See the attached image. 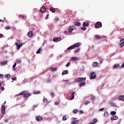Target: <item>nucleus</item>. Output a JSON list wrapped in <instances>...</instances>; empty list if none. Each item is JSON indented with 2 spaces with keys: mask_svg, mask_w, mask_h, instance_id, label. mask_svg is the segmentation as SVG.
I'll return each mask as SVG.
<instances>
[{
  "mask_svg": "<svg viewBox=\"0 0 124 124\" xmlns=\"http://www.w3.org/2000/svg\"><path fill=\"white\" fill-rule=\"evenodd\" d=\"M111 120L112 121H114L115 120H118V116L117 115H115L114 116H112L111 117Z\"/></svg>",
  "mask_w": 124,
  "mask_h": 124,
  "instance_id": "nucleus-18",
  "label": "nucleus"
},
{
  "mask_svg": "<svg viewBox=\"0 0 124 124\" xmlns=\"http://www.w3.org/2000/svg\"><path fill=\"white\" fill-rule=\"evenodd\" d=\"M16 79H17V78H16V77L12 78V79L14 81H15V80H16Z\"/></svg>",
  "mask_w": 124,
  "mask_h": 124,
  "instance_id": "nucleus-50",
  "label": "nucleus"
},
{
  "mask_svg": "<svg viewBox=\"0 0 124 124\" xmlns=\"http://www.w3.org/2000/svg\"><path fill=\"white\" fill-rule=\"evenodd\" d=\"M120 45L121 48H123V47H124V38H122L121 39V40L120 41Z\"/></svg>",
  "mask_w": 124,
  "mask_h": 124,
  "instance_id": "nucleus-5",
  "label": "nucleus"
},
{
  "mask_svg": "<svg viewBox=\"0 0 124 124\" xmlns=\"http://www.w3.org/2000/svg\"><path fill=\"white\" fill-rule=\"evenodd\" d=\"M16 45L17 46V49L19 50L21 48V46H23V43H20V41L18 40L17 43H15Z\"/></svg>",
  "mask_w": 124,
  "mask_h": 124,
  "instance_id": "nucleus-3",
  "label": "nucleus"
},
{
  "mask_svg": "<svg viewBox=\"0 0 124 124\" xmlns=\"http://www.w3.org/2000/svg\"><path fill=\"white\" fill-rule=\"evenodd\" d=\"M71 60L72 61H78V60H79V58H78L77 57H72L71 58Z\"/></svg>",
  "mask_w": 124,
  "mask_h": 124,
  "instance_id": "nucleus-29",
  "label": "nucleus"
},
{
  "mask_svg": "<svg viewBox=\"0 0 124 124\" xmlns=\"http://www.w3.org/2000/svg\"><path fill=\"white\" fill-rule=\"evenodd\" d=\"M105 109V108H102L99 109V111H103V110H104Z\"/></svg>",
  "mask_w": 124,
  "mask_h": 124,
  "instance_id": "nucleus-54",
  "label": "nucleus"
},
{
  "mask_svg": "<svg viewBox=\"0 0 124 124\" xmlns=\"http://www.w3.org/2000/svg\"><path fill=\"white\" fill-rule=\"evenodd\" d=\"M73 121L72 122V124H79V121L78 120H76V118H73Z\"/></svg>",
  "mask_w": 124,
  "mask_h": 124,
  "instance_id": "nucleus-6",
  "label": "nucleus"
},
{
  "mask_svg": "<svg viewBox=\"0 0 124 124\" xmlns=\"http://www.w3.org/2000/svg\"><path fill=\"white\" fill-rule=\"evenodd\" d=\"M110 104H111V105H112L113 106H115V103H110Z\"/></svg>",
  "mask_w": 124,
  "mask_h": 124,
  "instance_id": "nucleus-57",
  "label": "nucleus"
},
{
  "mask_svg": "<svg viewBox=\"0 0 124 124\" xmlns=\"http://www.w3.org/2000/svg\"><path fill=\"white\" fill-rule=\"evenodd\" d=\"M93 67H98V62H94L93 64Z\"/></svg>",
  "mask_w": 124,
  "mask_h": 124,
  "instance_id": "nucleus-17",
  "label": "nucleus"
},
{
  "mask_svg": "<svg viewBox=\"0 0 124 124\" xmlns=\"http://www.w3.org/2000/svg\"><path fill=\"white\" fill-rule=\"evenodd\" d=\"M121 67H124V62L123 63V64H122V65L121 66Z\"/></svg>",
  "mask_w": 124,
  "mask_h": 124,
  "instance_id": "nucleus-59",
  "label": "nucleus"
},
{
  "mask_svg": "<svg viewBox=\"0 0 124 124\" xmlns=\"http://www.w3.org/2000/svg\"><path fill=\"white\" fill-rule=\"evenodd\" d=\"M43 100L44 103H47V102H48V100L46 98H44Z\"/></svg>",
  "mask_w": 124,
  "mask_h": 124,
  "instance_id": "nucleus-35",
  "label": "nucleus"
},
{
  "mask_svg": "<svg viewBox=\"0 0 124 124\" xmlns=\"http://www.w3.org/2000/svg\"><path fill=\"white\" fill-rule=\"evenodd\" d=\"M28 35L29 37H32L33 34L32 33V31H30L28 32Z\"/></svg>",
  "mask_w": 124,
  "mask_h": 124,
  "instance_id": "nucleus-16",
  "label": "nucleus"
},
{
  "mask_svg": "<svg viewBox=\"0 0 124 124\" xmlns=\"http://www.w3.org/2000/svg\"><path fill=\"white\" fill-rule=\"evenodd\" d=\"M70 65V62H68L66 64V67H68Z\"/></svg>",
  "mask_w": 124,
  "mask_h": 124,
  "instance_id": "nucleus-45",
  "label": "nucleus"
},
{
  "mask_svg": "<svg viewBox=\"0 0 124 124\" xmlns=\"http://www.w3.org/2000/svg\"><path fill=\"white\" fill-rule=\"evenodd\" d=\"M74 24L75 25V26H77L78 27H79V26H81V23L79 22H75Z\"/></svg>",
  "mask_w": 124,
  "mask_h": 124,
  "instance_id": "nucleus-21",
  "label": "nucleus"
},
{
  "mask_svg": "<svg viewBox=\"0 0 124 124\" xmlns=\"http://www.w3.org/2000/svg\"><path fill=\"white\" fill-rule=\"evenodd\" d=\"M0 78H1V79H2V78H3V75L0 74Z\"/></svg>",
  "mask_w": 124,
  "mask_h": 124,
  "instance_id": "nucleus-53",
  "label": "nucleus"
},
{
  "mask_svg": "<svg viewBox=\"0 0 124 124\" xmlns=\"http://www.w3.org/2000/svg\"><path fill=\"white\" fill-rule=\"evenodd\" d=\"M113 67H114V68H118V67H120V64H115V65H114Z\"/></svg>",
  "mask_w": 124,
  "mask_h": 124,
  "instance_id": "nucleus-31",
  "label": "nucleus"
},
{
  "mask_svg": "<svg viewBox=\"0 0 124 124\" xmlns=\"http://www.w3.org/2000/svg\"><path fill=\"white\" fill-rule=\"evenodd\" d=\"M0 22H4V20H1V19H0Z\"/></svg>",
  "mask_w": 124,
  "mask_h": 124,
  "instance_id": "nucleus-60",
  "label": "nucleus"
},
{
  "mask_svg": "<svg viewBox=\"0 0 124 124\" xmlns=\"http://www.w3.org/2000/svg\"><path fill=\"white\" fill-rule=\"evenodd\" d=\"M4 121L5 123H7L8 122V119H5Z\"/></svg>",
  "mask_w": 124,
  "mask_h": 124,
  "instance_id": "nucleus-52",
  "label": "nucleus"
},
{
  "mask_svg": "<svg viewBox=\"0 0 124 124\" xmlns=\"http://www.w3.org/2000/svg\"><path fill=\"white\" fill-rule=\"evenodd\" d=\"M61 40H62V38L61 37L53 38L54 42H59V41H61Z\"/></svg>",
  "mask_w": 124,
  "mask_h": 124,
  "instance_id": "nucleus-9",
  "label": "nucleus"
},
{
  "mask_svg": "<svg viewBox=\"0 0 124 124\" xmlns=\"http://www.w3.org/2000/svg\"><path fill=\"white\" fill-rule=\"evenodd\" d=\"M3 34H0V38H1V37H3Z\"/></svg>",
  "mask_w": 124,
  "mask_h": 124,
  "instance_id": "nucleus-55",
  "label": "nucleus"
},
{
  "mask_svg": "<svg viewBox=\"0 0 124 124\" xmlns=\"http://www.w3.org/2000/svg\"><path fill=\"white\" fill-rule=\"evenodd\" d=\"M4 77L6 78V79H8V78H10V75L6 74L5 75Z\"/></svg>",
  "mask_w": 124,
  "mask_h": 124,
  "instance_id": "nucleus-33",
  "label": "nucleus"
},
{
  "mask_svg": "<svg viewBox=\"0 0 124 124\" xmlns=\"http://www.w3.org/2000/svg\"><path fill=\"white\" fill-rule=\"evenodd\" d=\"M42 51V47L39 48L38 50L37 51V54H40V52Z\"/></svg>",
  "mask_w": 124,
  "mask_h": 124,
  "instance_id": "nucleus-32",
  "label": "nucleus"
},
{
  "mask_svg": "<svg viewBox=\"0 0 124 124\" xmlns=\"http://www.w3.org/2000/svg\"><path fill=\"white\" fill-rule=\"evenodd\" d=\"M34 106V107H37V105H35V106Z\"/></svg>",
  "mask_w": 124,
  "mask_h": 124,
  "instance_id": "nucleus-62",
  "label": "nucleus"
},
{
  "mask_svg": "<svg viewBox=\"0 0 124 124\" xmlns=\"http://www.w3.org/2000/svg\"><path fill=\"white\" fill-rule=\"evenodd\" d=\"M19 17H20V19H25V16H24L23 15H20Z\"/></svg>",
  "mask_w": 124,
  "mask_h": 124,
  "instance_id": "nucleus-44",
  "label": "nucleus"
},
{
  "mask_svg": "<svg viewBox=\"0 0 124 124\" xmlns=\"http://www.w3.org/2000/svg\"><path fill=\"white\" fill-rule=\"evenodd\" d=\"M89 103H90V101H86L85 102L86 105H87V104H89Z\"/></svg>",
  "mask_w": 124,
  "mask_h": 124,
  "instance_id": "nucleus-49",
  "label": "nucleus"
},
{
  "mask_svg": "<svg viewBox=\"0 0 124 124\" xmlns=\"http://www.w3.org/2000/svg\"><path fill=\"white\" fill-rule=\"evenodd\" d=\"M58 69V68H51V69H50V70L51 71H56V70H57Z\"/></svg>",
  "mask_w": 124,
  "mask_h": 124,
  "instance_id": "nucleus-34",
  "label": "nucleus"
},
{
  "mask_svg": "<svg viewBox=\"0 0 124 124\" xmlns=\"http://www.w3.org/2000/svg\"><path fill=\"white\" fill-rule=\"evenodd\" d=\"M75 92H73V93L71 95V99H73L74 98V94H75Z\"/></svg>",
  "mask_w": 124,
  "mask_h": 124,
  "instance_id": "nucleus-27",
  "label": "nucleus"
},
{
  "mask_svg": "<svg viewBox=\"0 0 124 124\" xmlns=\"http://www.w3.org/2000/svg\"><path fill=\"white\" fill-rule=\"evenodd\" d=\"M67 73H68V71L66 70L62 73V75H65V74H67Z\"/></svg>",
  "mask_w": 124,
  "mask_h": 124,
  "instance_id": "nucleus-28",
  "label": "nucleus"
},
{
  "mask_svg": "<svg viewBox=\"0 0 124 124\" xmlns=\"http://www.w3.org/2000/svg\"><path fill=\"white\" fill-rule=\"evenodd\" d=\"M116 111H113L111 112V115H112V116L116 115Z\"/></svg>",
  "mask_w": 124,
  "mask_h": 124,
  "instance_id": "nucleus-37",
  "label": "nucleus"
},
{
  "mask_svg": "<svg viewBox=\"0 0 124 124\" xmlns=\"http://www.w3.org/2000/svg\"><path fill=\"white\" fill-rule=\"evenodd\" d=\"M86 79V78H82V77L78 78L77 79H76V80H75V82L76 83H78L79 84V83H81L82 81H85Z\"/></svg>",
  "mask_w": 124,
  "mask_h": 124,
  "instance_id": "nucleus-1",
  "label": "nucleus"
},
{
  "mask_svg": "<svg viewBox=\"0 0 124 124\" xmlns=\"http://www.w3.org/2000/svg\"><path fill=\"white\" fill-rule=\"evenodd\" d=\"M100 62L102 63V61L100 60Z\"/></svg>",
  "mask_w": 124,
  "mask_h": 124,
  "instance_id": "nucleus-64",
  "label": "nucleus"
},
{
  "mask_svg": "<svg viewBox=\"0 0 124 124\" xmlns=\"http://www.w3.org/2000/svg\"><path fill=\"white\" fill-rule=\"evenodd\" d=\"M74 46L73 45L67 48V50H72V49H74Z\"/></svg>",
  "mask_w": 124,
  "mask_h": 124,
  "instance_id": "nucleus-26",
  "label": "nucleus"
},
{
  "mask_svg": "<svg viewBox=\"0 0 124 124\" xmlns=\"http://www.w3.org/2000/svg\"><path fill=\"white\" fill-rule=\"evenodd\" d=\"M94 37H95V39H101V38H102V36H101V35H97V34L95 35Z\"/></svg>",
  "mask_w": 124,
  "mask_h": 124,
  "instance_id": "nucleus-14",
  "label": "nucleus"
},
{
  "mask_svg": "<svg viewBox=\"0 0 124 124\" xmlns=\"http://www.w3.org/2000/svg\"><path fill=\"white\" fill-rule=\"evenodd\" d=\"M31 93H26L24 94L23 97H29V96H31Z\"/></svg>",
  "mask_w": 124,
  "mask_h": 124,
  "instance_id": "nucleus-12",
  "label": "nucleus"
},
{
  "mask_svg": "<svg viewBox=\"0 0 124 124\" xmlns=\"http://www.w3.org/2000/svg\"><path fill=\"white\" fill-rule=\"evenodd\" d=\"M94 27L96 29H99V28H101V27H102V23H101V22L98 21L94 25Z\"/></svg>",
  "mask_w": 124,
  "mask_h": 124,
  "instance_id": "nucleus-2",
  "label": "nucleus"
},
{
  "mask_svg": "<svg viewBox=\"0 0 124 124\" xmlns=\"http://www.w3.org/2000/svg\"><path fill=\"white\" fill-rule=\"evenodd\" d=\"M96 123H97V119L95 118L93 120V122H90L88 124H96Z\"/></svg>",
  "mask_w": 124,
  "mask_h": 124,
  "instance_id": "nucleus-13",
  "label": "nucleus"
},
{
  "mask_svg": "<svg viewBox=\"0 0 124 124\" xmlns=\"http://www.w3.org/2000/svg\"><path fill=\"white\" fill-rule=\"evenodd\" d=\"M35 119L37 122H40L43 120V118L41 116H36Z\"/></svg>",
  "mask_w": 124,
  "mask_h": 124,
  "instance_id": "nucleus-7",
  "label": "nucleus"
},
{
  "mask_svg": "<svg viewBox=\"0 0 124 124\" xmlns=\"http://www.w3.org/2000/svg\"><path fill=\"white\" fill-rule=\"evenodd\" d=\"M6 63H7V61H2L1 62V64H2V65H5Z\"/></svg>",
  "mask_w": 124,
  "mask_h": 124,
  "instance_id": "nucleus-30",
  "label": "nucleus"
},
{
  "mask_svg": "<svg viewBox=\"0 0 124 124\" xmlns=\"http://www.w3.org/2000/svg\"><path fill=\"white\" fill-rule=\"evenodd\" d=\"M83 113H84V112H83L82 110H80V111H79V113H80V114H83Z\"/></svg>",
  "mask_w": 124,
  "mask_h": 124,
  "instance_id": "nucleus-56",
  "label": "nucleus"
},
{
  "mask_svg": "<svg viewBox=\"0 0 124 124\" xmlns=\"http://www.w3.org/2000/svg\"><path fill=\"white\" fill-rule=\"evenodd\" d=\"M1 112L2 114H4V113H5V106L2 105L1 106Z\"/></svg>",
  "mask_w": 124,
  "mask_h": 124,
  "instance_id": "nucleus-8",
  "label": "nucleus"
},
{
  "mask_svg": "<svg viewBox=\"0 0 124 124\" xmlns=\"http://www.w3.org/2000/svg\"><path fill=\"white\" fill-rule=\"evenodd\" d=\"M51 96L52 97H54V96H55V93H51Z\"/></svg>",
  "mask_w": 124,
  "mask_h": 124,
  "instance_id": "nucleus-46",
  "label": "nucleus"
},
{
  "mask_svg": "<svg viewBox=\"0 0 124 124\" xmlns=\"http://www.w3.org/2000/svg\"><path fill=\"white\" fill-rule=\"evenodd\" d=\"M5 30H11V27H9V26H6L5 28Z\"/></svg>",
  "mask_w": 124,
  "mask_h": 124,
  "instance_id": "nucleus-43",
  "label": "nucleus"
},
{
  "mask_svg": "<svg viewBox=\"0 0 124 124\" xmlns=\"http://www.w3.org/2000/svg\"><path fill=\"white\" fill-rule=\"evenodd\" d=\"M78 109H74L73 110V113H74V114H76V113H78Z\"/></svg>",
  "mask_w": 124,
  "mask_h": 124,
  "instance_id": "nucleus-36",
  "label": "nucleus"
},
{
  "mask_svg": "<svg viewBox=\"0 0 124 124\" xmlns=\"http://www.w3.org/2000/svg\"><path fill=\"white\" fill-rule=\"evenodd\" d=\"M62 120L63 121H66V120H67V119L66 118V116L64 115V116H63Z\"/></svg>",
  "mask_w": 124,
  "mask_h": 124,
  "instance_id": "nucleus-39",
  "label": "nucleus"
},
{
  "mask_svg": "<svg viewBox=\"0 0 124 124\" xmlns=\"http://www.w3.org/2000/svg\"><path fill=\"white\" fill-rule=\"evenodd\" d=\"M46 12V8H45V7L43 6L41 9H40V12L41 13H44V12Z\"/></svg>",
  "mask_w": 124,
  "mask_h": 124,
  "instance_id": "nucleus-11",
  "label": "nucleus"
},
{
  "mask_svg": "<svg viewBox=\"0 0 124 124\" xmlns=\"http://www.w3.org/2000/svg\"><path fill=\"white\" fill-rule=\"evenodd\" d=\"M60 103H59V102H55V105H58V104H59Z\"/></svg>",
  "mask_w": 124,
  "mask_h": 124,
  "instance_id": "nucleus-58",
  "label": "nucleus"
},
{
  "mask_svg": "<svg viewBox=\"0 0 124 124\" xmlns=\"http://www.w3.org/2000/svg\"><path fill=\"white\" fill-rule=\"evenodd\" d=\"M90 79H95V77H96V75H95V73L93 72L90 74Z\"/></svg>",
  "mask_w": 124,
  "mask_h": 124,
  "instance_id": "nucleus-4",
  "label": "nucleus"
},
{
  "mask_svg": "<svg viewBox=\"0 0 124 124\" xmlns=\"http://www.w3.org/2000/svg\"><path fill=\"white\" fill-rule=\"evenodd\" d=\"M4 103L5 104V103H6V101H5L4 102Z\"/></svg>",
  "mask_w": 124,
  "mask_h": 124,
  "instance_id": "nucleus-61",
  "label": "nucleus"
},
{
  "mask_svg": "<svg viewBox=\"0 0 124 124\" xmlns=\"http://www.w3.org/2000/svg\"><path fill=\"white\" fill-rule=\"evenodd\" d=\"M48 16H49V15H47L46 18L48 17Z\"/></svg>",
  "mask_w": 124,
  "mask_h": 124,
  "instance_id": "nucleus-63",
  "label": "nucleus"
},
{
  "mask_svg": "<svg viewBox=\"0 0 124 124\" xmlns=\"http://www.w3.org/2000/svg\"><path fill=\"white\" fill-rule=\"evenodd\" d=\"M21 62H22V61H21L19 59L16 61V63H21Z\"/></svg>",
  "mask_w": 124,
  "mask_h": 124,
  "instance_id": "nucleus-41",
  "label": "nucleus"
},
{
  "mask_svg": "<svg viewBox=\"0 0 124 124\" xmlns=\"http://www.w3.org/2000/svg\"><path fill=\"white\" fill-rule=\"evenodd\" d=\"M40 91H34V92H33V93L34 94H37V93H40Z\"/></svg>",
  "mask_w": 124,
  "mask_h": 124,
  "instance_id": "nucleus-38",
  "label": "nucleus"
},
{
  "mask_svg": "<svg viewBox=\"0 0 124 124\" xmlns=\"http://www.w3.org/2000/svg\"><path fill=\"white\" fill-rule=\"evenodd\" d=\"M79 51H80V48H78L75 50L76 53H77V52H79Z\"/></svg>",
  "mask_w": 124,
  "mask_h": 124,
  "instance_id": "nucleus-47",
  "label": "nucleus"
},
{
  "mask_svg": "<svg viewBox=\"0 0 124 124\" xmlns=\"http://www.w3.org/2000/svg\"><path fill=\"white\" fill-rule=\"evenodd\" d=\"M84 85H86V82L82 81L79 86V87H82V86H84Z\"/></svg>",
  "mask_w": 124,
  "mask_h": 124,
  "instance_id": "nucleus-23",
  "label": "nucleus"
},
{
  "mask_svg": "<svg viewBox=\"0 0 124 124\" xmlns=\"http://www.w3.org/2000/svg\"><path fill=\"white\" fill-rule=\"evenodd\" d=\"M28 93V91H23V92L20 93L18 94V95H25V93Z\"/></svg>",
  "mask_w": 124,
  "mask_h": 124,
  "instance_id": "nucleus-19",
  "label": "nucleus"
},
{
  "mask_svg": "<svg viewBox=\"0 0 124 124\" xmlns=\"http://www.w3.org/2000/svg\"><path fill=\"white\" fill-rule=\"evenodd\" d=\"M49 10H50L53 13H55L56 12V9L53 7L50 8Z\"/></svg>",
  "mask_w": 124,
  "mask_h": 124,
  "instance_id": "nucleus-20",
  "label": "nucleus"
},
{
  "mask_svg": "<svg viewBox=\"0 0 124 124\" xmlns=\"http://www.w3.org/2000/svg\"><path fill=\"white\" fill-rule=\"evenodd\" d=\"M104 115L106 118H108L109 117V114L107 112V111H106L104 113Z\"/></svg>",
  "mask_w": 124,
  "mask_h": 124,
  "instance_id": "nucleus-24",
  "label": "nucleus"
},
{
  "mask_svg": "<svg viewBox=\"0 0 124 124\" xmlns=\"http://www.w3.org/2000/svg\"><path fill=\"white\" fill-rule=\"evenodd\" d=\"M74 47L75 48L76 47H78L80 46V43H77L73 45Z\"/></svg>",
  "mask_w": 124,
  "mask_h": 124,
  "instance_id": "nucleus-22",
  "label": "nucleus"
},
{
  "mask_svg": "<svg viewBox=\"0 0 124 124\" xmlns=\"http://www.w3.org/2000/svg\"><path fill=\"white\" fill-rule=\"evenodd\" d=\"M74 30H75V29H74V26H71L69 27L68 31L70 33L72 32V31H74Z\"/></svg>",
  "mask_w": 124,
  "mask_h": 124,
  "instance_id": "nucleus-10",
  "label": "nucleus"
},
{
  "mask_svg": "<svg viewBox=\"0 0 124 124\" xmlns=\"http://www.w3.org/2000/svg\"><path fill=\"white\" fill-rule=\"evenodd\" d=\"M0 90H1V91H4V87H3V86L1 87L0 88Z\"/></svg>",
  "mask_w": 124,
  "mask_h": 124,
  "instance_id": "nucleus-51",
  "label": "nucleus"
},
{
  "mask_svg": "<svg viewBox=\"0 0 124 124\" xmlns=\"http://www.w3.org/2000/svg\"><path fill=\"white\" fill-rule=\"evenodd\" d=\"M118 99L121 101H124V95H120L119 96Z\"/></svg>",
  "mask_w": 124,
  "mask_h": 124,
  "instance_id": "nucleus-15",
  "label": "nucleus"
},
{
  "mask_svg": "<svg viewBox=\"0 0 124 124\" xmlns=\"http://www.w3.org/2000/svg\"><path fill=\"white\" fill-rule=\"evenodd\" d=\"M91 99H93V100H94V99H95V97L92 96H91Z\"/></svg>",
  "mask_w": 124,
  "mask_h": 124,
  "instance_id": "nucleus-48",
  "label": "nucleus"
},
{
  "mask_svg": "<svg viewBox=\"0 0 124 124\" xmlns=\"http://www.w3.org/2000/svg\"><path fill=\"white\" fill-rule=\"evenodd\" d=\"M16 65H17V63H15L14 64L13 66V67L14 70H16V68H15V67H16Z\"/></svg>",
  "mask_w": 124,
  "mask_h": 124,
  "instance_id": "nucleus-42",
  "label": "nucleus"
},
{
  "mask_svg": "<svg viewBox=\"0 0 124 124\" xmlns=\"http://www.w3.org/2000/svg\"><path fill=\"white\" fill-rule=\"evenodd\" d=\"M81 30H82V31H86V30H87V28L85 26H83L81 28Z\"/></svg>",
  "mask_w": 124,
  "mask_h": 124,
  "instance_id": "nucleus-40",
  "label": "nucleus"
},
{
  "mask_svg": "<svg viewBox=\"0 0 124 124\" xmlns=\"http://www.w3.org/2000/svg\"><path fill=\"white\" fill-rule=\"evenodd\" d=\"M83 27H89V22H86L83 23Z\"/></svg>",
  "mask_w": 124,
  "mask_h": 124,
  "instance_id": "nucleus-25",
  "label": "nucleus"
}]
</instances>
